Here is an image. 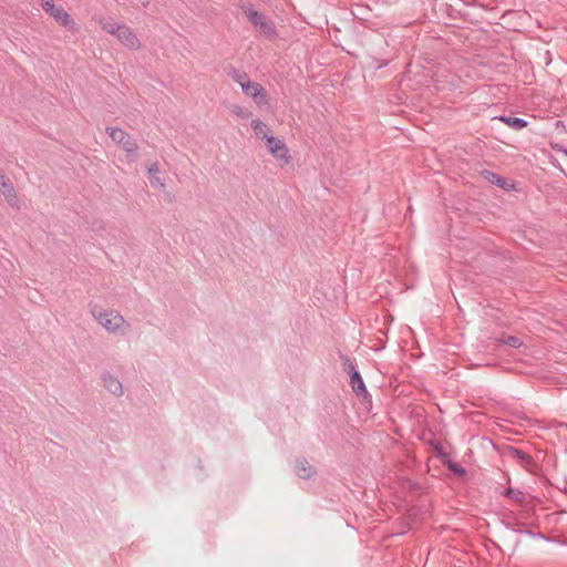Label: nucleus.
I'll list each match as a JSON object with an SVG mask.
<instances>
[{"mask_svg": "<svg viewBox=\"0 0 567 567\" xmlns=\"http://www.w3.org/2000/svg\"><path fill=\"white\" fill-rule=\"evenodd\" d=\"M91 313L110 333L125 334L131 329V324L117 312L106 311L99 306L93 305L91 307Z\"/></svg>", "mask_w": 567, "mask_h": 567, "instance_id": "obj_1", "label": "nucleus"}, {"mask_svg": "<svg viewBox=\"0 0 567 567\" xmlns=\"http://www.w3.org/2000/svg\"><path fill=\"white\" fill-rule=\"evenodd\" d=\"M245 16L249 20V22L258 29L259 33L262 34L268 40H274L277 38V30L275 24L268 20V18L251 8L244 10Z\"/></svg>", "mask_w": 567, "mask_h": 567, "instance_id": "obj_2", "label": "nucleus"}, {"mask_svg": "<svg viewBox=\"0 0 567 567\" xmlns=\"http://www.w3.org/2000/svg\"><path fill=\"white\" fill-rule=\"evenodd\" d=\"M241 90L247 96L251 97L257 105H268L269 96L264 86L258 82L249 79L243 84Z\"/></svg>", "mask_w": 567, "mask_h": 567, "instance_id": "obj_3", "label": "nucleus"}, {"mask_svg": "<svg viewBox=\"0 0 567 567\" xmlns=\"http://www.w3.org/2000/svg\"><path fill=\"white\" fill-rule=\"evenodd\" d=\"M502 455L504 457L516 461L527 471H532V468L536 465L535 461L529 454L512 445L504 446L502 450Z\"/></svg>", "mask_w": 567, "mask_h": 567, "instance_id": "obj_4", "label": "nucleus"}, {"mask_svg": "<svg viewBox=\"0 0 567 567\" xmlns=\"http://www.w3.org/2000/svg\"><path fill=\"white\" fill-rule=\"evenodd\" d=\"M260 137L266 140L267 148L275 158L282 159L285 163H289V151L287 145L281 140L269 134H265Z\"/></svg>", "mask_w": 567, "mask_h": 567, "instance_id": "obj_5", "label": "nucleus"}, {"mask_svg": "<svg viewBox=\"0 0 567 567\" xmlns=\"http://www.w3.org/2000/svg\"><path fill=\"white\" fill-rule=\"evenodd\" d=\"M0 192L11 207L19 208V199L12 182L0 169Z\"/></svg>", "mask_w": 567, "mask_h": 567, "instance_id": "obj_6", "label": "nucleus"}, {"mask_svg": "<svg viewBox=\"0 0 567 567\" xmlns=\"http://www.w3.org/2000/svg\"><path fill=\"white\" fill-rule=\"evenodd\" d=\"M49 16L52 17L60 25L68 28L71 32H79V25L62 7H58L53 12H50Z\"/></svg>", "mask_w": 567, "mask_h": 567, "instance_id": "obj_7", "label": "nucleus"}, {"mask_svg": "<svg viewBox=\"0 0 567 567\" xmlns=\"http://www.w3.org/2000/svg\"><path fill=\"white\" fill-rule=\"evenodd\" d=\"M115 35L121 41V43H123L124 45H126L130 49L137 50L141 48L140 40L137 39V37L135 35L133 30L125 24L120 27V29Z\"/></svg>", "mask_w": 567, "mask_h": 567, "instance_id": "obj_8", "label": "nucleus"}, {"mask_svg": "<svg viewBox=\"0 0 567 567\" xmlns=\"http://www.w3.org/2000/svg\"><path fill=\"white\" fill-rule=\"evenodd\" d=\"M102 381L105 386V389L116 395L122 396L124 393L122 382L116 378L115 375L111 374L110 372H105L102 374Z\"/></svg>", "mask_w": 567, "mask_h": 567, "instance_id": "obj_9", "label": "nucleus"}, {"mask_svg": "<svg viewBox=\"0 0 567 567\" xmlns=\"http://www.w3.org/2000/svg\"><path fill=\"white\" fill-rule=\"evenodd\" d=\"M123 151L126 153L128 162H135L138 157V145L137 142L127 134L126 138L120 144Z\"/></svg>", "mask_w": 567, "mask_h": 567, "instance_id": "obj_10", "label": "nucleus"}, {"mask_svg": "<svg viewBox=\"0 0 567 567\" xmlns=\"http://www.w3.org/2000/svg\"><path fill=\"white\" fill-rule=\"evenodd\" d=\"M296 474L303 480H310L317 474L315 467L306 460L298 458L296 461Z\"/></svg>", "mask_w": 567, "mask_h": 567, "instance_id": "obj_11", "label": "nucleus"}, {"mask_svg": "<svg viewBox=\"0 0 567 567\" xmlns=\"http://www.w3.org/2000/svg\"><path fill=\"white\" fill-rule=\"evenodd\" d=\"M350 377V385L353 390V392L358 395V396H361V398H365L368 395V391H367V388H365V384L363 382V379L361 377V374L359 373V371H353L352 373L349 374Z\"/></svg>", "mask_w": 567, "mask_h": 567, "instance_id": "obj_12", "label": "nucleus"}, {"mask_svg": "<svg viewBox=\"0 0 567 567\" xmlns=\"http://www.w3.org/2000/svg\"><path fill=\"white\" fill-rule=\"evenodd\" d=\"M482 175L488 183L494 184L503 189L507 190L511 187H513V184H509V181L507 178H505L494 172L485 169L482 172Z\"/></svg>", "mask_w": 567, "mask_h": 567, "instance_id": "obj_13", "label": "nucleus"}, {"mask_svg": "<svg viewBox=\"0 0 567 567\" xmlns=\"http://www.w3.org/2000/svg\"><path fill=\"white\" fill-rule=\"evenodd\" d=\"M225 72L229 75L236 83L243 86V84L249 80V75L246 71L236 69L233 65H228L225 68Z\"/></svg>", "mask_w": 567, "mask_h": 567, "instance_id": "obj_14", "label": "nucleus"}, {"mask_svg": "<svg viewBox=\"0 0 567 567\" xmlns=\"http://www.w3.org/2000/svg\"><path fill=\"white\" fill-rule=\"evenodd\" d=\"M496 118L499 120L501 122L505 123L506 125H508L511 128L516 130V131H519V130L526 127L528 124L526 120L520 118V117H515V116L501 115Z\"/></svg>", "mask_w": 567, "mask_h": 567, "instance_id": "obj_15", "label": "nucleus"}, {"mask_svg": "<svg viewBox=\"0 0 567 567\" xmlns=\"http://www.w3.org/2000/svg\"><path fill=\"white\" fill-rule=\"evenodd\" d=\"M495 341L497 343L506 344L515 349H518L523 346V341L519 338L506 333H502L498 338L495 339Z\"/></svg>", "mask_w": 567, "mask_h": 567, "instance_id": "obj_16", "label": "nucleus"}, {"mask_svg": "<svg viewBox=\"0 0 567 567\" xmlns=\"http://www.w3.org/2000/svg\"><path fill=\"white\" fill-rule=\"evenodd\" d=\"M502 495L506 498L512 499L513 502H515L517 504H523L525 502V493L519 489L507 487L504 489Z\"/></svg>", "mask_w": 567, "mask_h": 567, "instance_id": "obj_17", "label": "nucleus"}, {"mask_svg": "<svg viewBox=\"0 0 567 567\" xmlns=\"http://www.w3.org/2000/svg\"><path fill=\"white\" fill-rule=\"evenodd\" d=\"M106 133L116 144H121L124 138H126L127 133L118 127H106Z\"/></svg>", "mask_w": 567, "mask_h": 567, "instance_id": "obj_18", "label": "nucleus"}, {"mask_svg": "<svg viewBox=\"0 0 567 567\" xmlns=\"http://www.w3.org/2000/svg\"><path fill=\"white\" fill-rule=\"evenodd\" d=\"M443 465H445L449 471L457 475L458 477H463L466 475V470L461 466L458 463L451 460V457L443 461Z\"/></svg>", "mask_w": 567, "mask_h": 567, "instance_id": "obj_19", "label": "nucleus"}, {"mask_svg": "<svg viewBox=\"0 0 567 567\" xmlns=\"http://www.w3.org/2000/svg\"><path fill=\"white\" fill-rule=\"evenodd\" d=\"M251 127L254 128L256 135H258V136H260V135L264 136L265 134H268V132H269L268 126L260 120H254L251 122Z\"/></svg>", "mask_w": 567, "mask_h": 567, "instance_id": "obj_20", "label": "nucleus"}, {"mask_svg": "<svg viewBox=\"0 0 567 567\" xmlns=\"http://www.w3.org/2000/svg\"><path fill=\"white\" fill-rule=\"evenodd\" d=\"M430 444L435 451L436 456L440 457L442 462L450 457V455L444 451L443 445L439 441H431Z\"/></svg>", "mask_w": 567, "mask_h": 567, "instance_id": "obj_21", "label": "nucleus"}, {"mask_svg": "<svg viewBox=\"0 0 567 567\" xmlns=\"http://www.w3.org/2000/svg\"><path fill=\"white\" fill-rule=\"evenodd\" d=\"M340 359L342 361L344 371L348 372V374L352 373L353 371H357L352 360L347 354L340 353Z\"/></svg>", "mask_w": 567, "mask_h": 567, "instance_id": "obj_22", "label": "nucleus"}, {"mask_svg": "<svg viewBox=\"0 0 567 567\" xmlns=\"http://www.w3.org/2000/svg\"><path fill=\"white\" fill-rule=\"evenodd\" d=\"M122 25L123 24H117V23L112 22V21H106V22L102 23V29L104 31H106L107 33L115 35L117 33L120 27H122Z\"/></svg>", "mask_w": 567, "mask_h": 567, "instance_id": "obj_23", "label": "nucleus"}, {"mask_svg": "<svg viewBox=\"0 0 567 567\" xmlns=\"http://www.w3.org/2000/svg\"><path fill=\"white\" fill-rule=\"evenodd\" d=\"M41 7L48 14H50V12H53L58 8L54 4L53 0H41Z\"/></svg>", "mask_w": 567, "mask_h": 567, "instance_id": "obj_24", "label": "nucleus"}, {"mask_svg": "<svg viewBox=\"0 0 567 567\" xmlns=\"http://www.w3.org/2000/svg\"><path fill=\"white\" fill-rule=\"evenodd\" d=\"M159 172L157 163H152L148 167V174L153 177L155 174Z\"/></svg>", "mask_w": 567, "mask_h": 567, "instance_id": "obj_25", "label": "nucleus"}, {"mask_svg": "<svg viewBox=\"0 0 567 567\" xmlns=\"http://www.w3.org/2000/svg\"><path fill=\"white\" fill-rule=\"evenodd\" d=\"M526 534H528L532 537H544L540 533H534L532 530H525Z\"/></svg>", "mask_w": 567, "mask_h": 567, "instance_id": "obj_26", "label": "nucleus"}, {"mask_svg": "<svg viewBox=\"0 0 567 567\" xmlns=\"http://www.w3.org/2000/svg\"><path fill=\"white\" fill-rule=\"evenodd\" d=\"M233 112L235 114H237V115H240L241 114V109L239 106H236Z\"/></svg>", "mask_w": 567, "mask_h": 567, "instance_id": "obj_27", "label": "nucleus"}, {"mask_svg": "<svg viewBox=\"0 0 567 567\" xmlns=\"http://www.w3.org/2000/svg\"><path fill=\"white\" fill-rule=\"evenodd\" d=\"M157 182H158V178H155V181L151 178V184H152L153 186H155Z\"/></svg>", "mask_w": 567, "mask_h": 567, "instance_id": "obj_28", "label": "nucleus"}, {"mask_svg": "<svg viewBox=\"0 0 567 567\" xmlns=\"http://www.w3.org/2000/svg\"><path fill=\"white\" fill-rule=\"evenodd\" d=\"M560 427H565L567 430V423H560Z\"/></svg>", "mask_w": 567, "mask_h": 567, "instance_id": "obj_29", "label": "nucleus"}, {"mask_svg": "<svg viewBox=\"0 0 567 567\" xmlns=\"http://www.w3.org/2000/svg\"><path fill=\"white\" fill-rule=\"evenodd\" d=\"M564 153L567 155V150H565Z\"/></svg>", "mask_w": 567, "mask_h": 567, "instance_id": "obj_30", "label": "nucleus"}]
</instances>
